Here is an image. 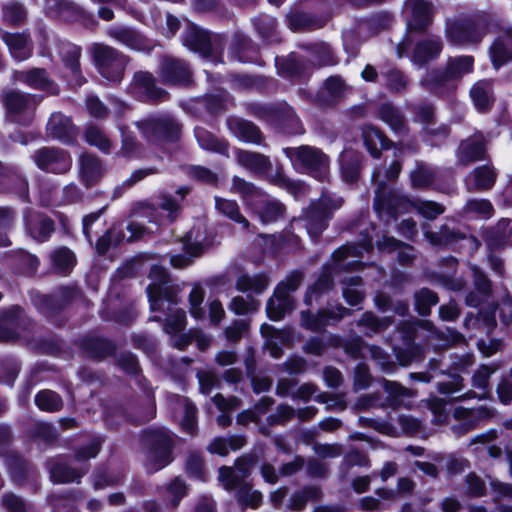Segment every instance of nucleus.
Masks as SVG:
<instances>
[{"mask_svg":"<svg viewBox=\"0 0 512 512\" xmlns=\"http://www.w3.org/2000/svg\"><path fill=\"white\" fill-rule=\"evenodd\" d=\"M486 156V140L481 132H476L461 141L457 151V163L466 166L470 163L484 160Z\"/></svg>","mask_w":512,"mask_h":512,"instance_id":"19","label":"nucleus"},{"mask_svg":"<svg viewBox=\"0 0 512 512\" xmlns=\"http://www.w3.org/2000/svg\"><path fill=\"white\" fill-rule=\"evenodd\" d=\"M497 174L490 165L476 167L466 177V187L468 191H485L493 187L496 182Z\"/></svg>","mask_w":512,"mask_h":512,"instance_id":"32","label":"nucleus"},{"mask_svg":"<svg viewBox=\"0 0 512 512\" xmlns=\"http://www.w3.org/2000/svg\"><path fill=\"white\" fill-rule=\"evenodd\" d=\"M372 247V239L365 238L359 247L345 244L335 250L332 254L333 263L324 265L317 281L308 287L304 298L305 304L311 305L313 300L318 299L333 288V273L339 270H350L358 265L357 261H346L348 257L359 258L362 251L368 252Z\"/></svg>","mask_w":512,"mask_h":512,"instance_id":"2","label":"nucleus"},{"mask_svg":"<svg viewBox=\"0 0 512 512\" xmlns=\"http://www.w3.org/2000/svg\"><path fill=\"white\" fill-rule=\"evenodd\" d=\"M512 35L505 33L498 36L490 46L489 55L495 69L506 64L512 56Z\"/></svg>","mask_w":512,"mask_h":512,"instance_id":"37","label":"nucleus"},{"mask_svg":"<svg viewBox=\"0 0 512 512\" xmlns=\"http://www.w3.org/2000/svg\"><path fill=\"white\" fill-rule=\"evenodd\" d=\"M83 498L80 491L68 492L67 494H52L48 501L53 507L52 512H75L74 503Z\"/></svg>","mask_w":512,"mask_h":512,"instance_id":"54","label":"nucleus"},{"mask_svg":"<svg viewBox=\"0 0 512 512\" xmlns=\"http://www.w3.org/2000/svg\"><path fill=\"white\" fill-rule=\"evenodd\" d=\"M343 204L340 197L322 195L304 212L303 221L311 238H317L327 227L333 213Z\"/></svg>","mask_w":512,"mask_h":512,"instance_id":"9","label":"nucleus"},{"mask_svg":"<svg viewBox=\"0 0 512 512\" xmlns=\"http://www.w3.org/2000/svg\"><path fill=\"white\" fill-rule=\"evenodd\" d=\"M405 342V349L394 348L396 358L403 366H407L414 361H418L422 359L423 356L422 349L413 342V336L410 332L406 334Z\"/></svg>","mask_w":512,"mask_h":512,"instance_id":"52","label":"nucleus"},{"mask_svg":"<svg viewBox=\"0 0 512 512\" xmlns=\"http://www.w3.org/2000/svg\"><path fill=\"white\" fill-rule=\"evenodd\" d=\"M35 404L40 410L55 412L61 409L63 402L56 392L51 390H42L36 394Z\"/></svg>","mask_w":512,"mask_h":512,"instance_id":"59","label":"nucleus"},{"mask_svg":"<svg viewBox=\"0 0 512 512\" xmlns=\"http://www.w3.org/2000/svg\"><path fill=\"white\" fill-rule=\"evenodd\" d=\"M378 118L386 123L390 129L397 134H402L406 130L403 115L400 110L391 103H385L379 107Z\"/></svg>","mask_w":512,"mask_h":512,"instance_id":"46","label":"nucleus"},{"mask_svg":"<svg viewBox=\"0 0 512 512\" xmlns=\"http://www.w3.org/2000/svg\"><path fill=\"white\" fill-rule=\"evenodd\" d=\"M463 212L470 217L488 219L493 215L494 209L489 200L475 198L466 202Z\"/></svg>","mask_w":512,"mask_h":512,"instance_id":"57","label":"nucleus"},{"mask_svg":"<svg viewBox=\"0 0 512 512\" xmlns=\"http://www.w3.org/2000/svg\"><path fill=\"white\" fill-rule=\"evenodd\" d=\"M182 44L190 51L199 54L202 58L218 63L221 43L219 37H212L208 31L199 26L188 23L182 35Z\"/></svg>","mask_w":512,"mask_h":512,"instance_id":"11","label":"nucleus"},{"mask_svg":"<svg viewBox=\"0 0 512 512\" xmlns=\"http://www.w3.org/2000/svg\"><path fill=\"white\" fill-rule=\"evenodd\" d=\"M235 157L241 167L255 175L266 174L272 166L268 156L254 151L236 149Z\"/></svg>","mask_w":512,"mask_h":512,"instance_id":"31","label":"nucleus"},{"mask_svg":"<svg viewBox=\"0 0 512 512\" xmlns=\"http://www.w3.org/2000/svg\"><path fill=\"white\" fill-rule=\"evenodd\" d=\"M26 231L38 242L47 241L54 231V222L47 216L27 211L24 216Z\"/></svg>","mask_w":512,"mask_h":512,"instance_id":"29","label":"nucleus"},{"mask_svg":"<svg viewBox=\"0 0 512 512\" xmlns=\"http://www.w3.org/2000/svg\"><path fill=\"white\" fill-rule=\"evenodd\" d=\"M253 463L251 457H241L236 460L235 467L222 466L219 469V481L226 490L240 488L249 475V468Z\"/></svg>","mask_w":512,"mask_h":512,"instance_id":"22","label":"nucleus"},{"mask_svg":"<svg viewBox=\"0 0 512 512\" xmlns=\"http://www.w3.org/2000/svg\"><path fill=\"white\" fill-rule=\"evenodd\" d=\"M425 238L434 246H447L452 245L459 240H466L478 246L477 240L473 236H466L460 231L449 229L447 226H442L438 232L426 231Z\"/></svg>","mask_w":512,"mask_h":512,"instance_id":"36","label":"nucleus"},{"mask_svg":"<svg viewBox=\"0 0 512 512\" xmlns=\"http://www.w3.org/2000/svg\"><path fill=\"white\" fill-rule=\"evenodd\" d=\"M50 258L54 269L60 273L70 272L76 263L74 253L66 247H60L54 250Z\"/></svg>","mask_w":512,"mask_h":512,"instance_id":"55","label":"nucleus"},{"mask_svg":"<svg viewBox=\"0 0 512 512\" xmlns=\"http://www.w3.org/2000/svg\"><path fill=\"white\" fill-rule=\"evenodd\" d=\"M376 245L380 251H398L397 259L401 264L410 263L414 257V248L404 244L393 237L383 236L377 240Z\"/></svg>","mask_w":512,"mask_h":512,"instance_id":"44","label":"nucleus"},{"mask_svg":"<svg viewBox=\"0 0 512 512\" xmlns=\"http://www.w3.org/2000/svg\"><path fill=\"white\" fill-rule=\"evenodd\" d=\"M0 38L6 44L11 57L16 61L21 62L32 56L33 45L28 32L11 33L0 30Z\"/></svg>","mask_w":512,"mask_h":512,"instance_id":"23","label":"nucleus"},{"mask_svg":"<svg viewBox=\"0 0 512 512\" xmlns=\"http://www.w3.org/2000/svg\"><path fill=\"white\" fill-rule=\"evenodd\" d=\"M269 284L270 278L266 273L244 274L236 280V289L243 293L258 295L264 292Z\"/></svg>","mask_w":512,"mask_h":512,"instance_id":"42","label":"nucleus"},{"mask_svg":"<svg viewBox=\"0 0 512 512\" xmlns=\"http://www.w3.org/2000/svg\"><path fill=\"white\" fill-rule=\"evenodd\" d=\"M253 25L264 40L268 42L278 41L275 34L277 22L274 17L266 14L259 15L253 19Z\"/></svg>","mask_w":512,"mask_h":512,"instance_id":"58","label":"nucleus"},{"mask_svg":"<svg viewBox=\"0 0 512 512\" xmlns=\"http://www.w3.org/2000/svg\"><path fill=\"white\" fill-rule=\"evenodd\" d=\"M44 12L50 17L65 21L74 20L81 14L80 8L69 0H45Z\"/></svg>","mask_w":512,"mask_h":512,"instance_id":"38","label":"nucleus"},{"mask_svg":"<svg viewBox=\"0 0 512 512\" xmlns=\"http://www.w3.org/2000/svg\"><path fill=\"white\" fill-rule=\"evenodd\" d=\"M151 280L146 291L152 312H164L166 319L164 323L165 333L174 336L181 332L186 325V314L182 309L177 308V290L169 285V277L166 270L159 265H153L150 269ZM191 342L189 334H182L177 338H171L172 346L184 349Z\"/></svg>","mask_w":512,"mask_h":512,"instance_id":"1","label":"nucleus"},{"mask_svg":"<svg viewBox=\"0 0 512 512\" xmlns=\"http://www.w3.org/2000/svg\"><path fill=\"white\" fill-rule=\"evenodd\" d=\"M195 138L199 146L206 151L218 153L220 155L229 156V143L225 139L217 138L208 130L202 127L194 129Z\"/></svg>","mask_w":512,"mask_h":512,"instance_id":"40","label":"nucleus"},{"mask_svg":"<svg viewBox=\"0 0 512 512\" xmlns=\"http://www.w3.org/2000/svg\"><path fill=\"white\" fill-rule=\"evenodd\" d=\"M443 50V42L439 36L425 37L416 42L410 60L413 65L421 68L436 60Z\"/></svg>","mask_w":512,"mask_h":512,"instance_id":"21","label":"nucleus"},{"mask_svg":"<svg viewBox=\"0 0 512 512\" xmlns=\"http://www.w3.org/2000/svg\"><path fill=\"white\" fill-rule=\"evenodd\" d=\"M8 121L28 126L34 119L35 109L41 98L34 94L9 90L2 96Z\"/></svg>","mask_w":512,"mask_h":512,"instance_id":"10","label":"nucleus"},{"mask_svg":"<svg viewBox=\"0 0 512 512\" xmlns=\"http://www.w3.org/2000/svg\"><path fill=\"white\" fill-rule=\"evenodd\" d=\"M83 347L94 358H103L112 354L115 350L114 345L110 341L102 338L85 339Z\"/></svg>","mask_w":512,"mask_h":512,"instance_id":"61","label":"nucleus"},{"mask_svg":"<svg viewBox=\"0 0 512 512\" xmlns=\"http://www.w3.org/2000/svg\"><path fill=\"white\" fill-rule=\"evenodd\" d=\"M475 29L472 24L461 22H454L446 29V36L449 41L454 44L467 45L477 43L478 36L469 34L471 30Z\"/></svg>","mask_w":512,"mask_h":512,"instance_id":"47","label":"nucleus"},{"mask_svg":"<svg viewBox=\"0 0 512 512\" xmlns=\"http://www.w3.org/2000/svg\"><path fill=\"white\" fill-rule=\"evenodd\" d=\"M106 34L131 50L145 51L150 49L151 46L141 33L128 26H111L107 29Z\"/></svg>","mask_w":512,"mask_h":512,"instance_id":"25","label":"nucleus"},{"mask_svg":"<svg viewBox=\"0 0 512 512\" xmlns=\"http://www.w3.org/2000/svg\"><path fill=\"white\" fill-rule=\"evenodd\" d=\"M89 52L102 77L113 83H120L122 81L129 62L125 54L102 43H93L89 48Z\"/></svg>","mask_w":512,"mask_h":512,"instance_id":"8","label":"nucleus"},{"mask_svg":"<svg viewBox=\"0 0 512 512\" xmlns=\"http://www.w3.org/2000/svg\"><path fill=\"white\" fill-rule=\"evenodd\" d=\"M252 112L259 118L280 125L287 133L298 134L303 132L298 117L293 109L286 104L254 105L252 106Z\"/></svg>","mask_w":512,"mask_h":512,"instance_id":"13","label":"nucleus"},{"mask_svg":"<svg viewBox=\"0 0 512 512\" xmlns=\"http://www.w3.org/2000/svg\"><path fill=\"white\" fill-rule=\"evenodd\" d=\"M27 16V8L18 0H7L1 6V20L8 26L19 27L23 25Z\"/></svg>","mask_w":512,"mask_h":512,"instance_id":"39","label":"nucleus"},{"mask_svg":"<svg viewBox=\"0 0 512 512\" xmlns=\"http://www.w3.org/2000/svg\"><path fill=\"white\" fill-rule=\"evenodd\" d=\"M246 444V440L242 435H231L227 438L216 437L208 445L207 450L212 454L226 456L230 450L237 451Z\"/></svg>","mask_w":512,"mask_h":512,"instance_id":"49","label":"nucleus"},{"mask_svg":"<svg viewBox=\"0 0 512 512\" xmlns=\"http://www.w3.org/2000/svg\"><path fill=\"white\" fill-rule=\"evenodd\" d=\"M304 275L299 270L290 272L284 280L279 282L274 289L273 295L268 299L266 312L271 320L278 321L287 312L294 310L295 299L292 293L300 286Z\"/></svg>","mask_w":512,"mask_h":512,"instance_id":"7","label":"nucleus"},{"mask_svg":"<svg viewBox=\"0 0 512 512\" xmlns=\"http://www.w3.org/2000/svg\"><path fill=\"white\" fill-rule=\"evenodd\" d=\"M144 138L149 143L160 144L165 141H175L179 138L181 127L170 115L148 118L136 123Z\"/></svg>","mask_w":512,"mask_h":512,"instance_id":"12","label":"nucleus"},{"mask_svg":"<svg viewBox=\"0 0 512 512\" xmlns=\"http://www.w3.org/2000/svg\"><path fill=\"white\" fill-rule=\"evenodd\" d=\"M283 153L290 159L293 167L308 173L315 179L325 181L329 177V158L319 148L302 145L283 148Z\"/></svg>","mask_w":512,"mask_h":512,"instance_id":"5","label":"nucleus"},{"mask_svg":"<svg viewBox=\"0 0 512 512\" xmlns=\"http://www.w3.org/2000/svg\"><path fill=\"white\" fill-rule=\"evenodd\" d=\"M249 209L259 217L263 224L278 221L285 212L284 205L265 192L259 195L258 198L249 201Z\"/></svg>","mask_w":512,"mask_h":512,"instance_id":"18","label":"nucleus"},{"mask_svg":"<svg viewBox=\"0 0 512 512\" xmlns=\"http://www.w3.org/2000/svg\"><path fill=\"white\" fill-rule=\"evenodd\" d=\"M56 49L64 67L71 74L72 79L70 84L75 87L83 85L86 79L81 72V47L69 41L57 39Z\"/></svg>","mask_w":512,"mask_h":512,"instance_id":"16","label":"nucleus"},{"mask_svg":"<svg viewBox=\"0 0 512 512\" xmlns=\"http://www.w3.org/2000/svg\"><path fill=\"white\" fill-rule=\"evenodd\" d=\"M275 65L279 75L293 77L300 74L302 63L295 53H291L287 58H275Z\"/></svg>","mask_w":512,"mask_h":512,"instance_id":"64","label":"nucleus"},{"mask_svg":"<svg viewBox=\"0 0 512 512\" xmlns=\"http://www.w3.org/2000/svg\"><path fill=\"white\" fill-rule=\"evenodd\" d=\"M215 208L219 214L229 218L230 220L238 223L243 229L248 230L250 227L249 221L241 214L239 205L235 200L215 197Z\"/></svg>","mask_w":512,"mask_h":512,"instance_id":"48","label":"nucleus"},{"mask_svg":"<svg viewBox=\"0 0 512 512\" xmlns=\"http://www.w3.org/2000/svg\"><path fill=\"white\" fill-rule=\"evenodd\" d=\"M362 137L366 149L373 158H380L381 151L390 148L389 139L372 125L362 128Z\"/></svg>","mask_w":512,"mask_h":512,"instance_id":"35","label":"nucleus"},{"mask_svg":"<svg viewBox=\"0 0 512 512\" xmlns=\"http://www.w3.org/2000/svg\"><path fill=\"white\" fill-rule=\"evenodd\" d=\"M403 14L408 32H422L432 23L433 6L426 0H406Z\"/></svg>","mask_w":512,"mask_h":512,"instance_id":"15","label":"nucleus"},{"mask_svg":"<svg viewBox=\"0 0 512 512\" xmlns=\"http://www.w3.org/2000/svg\"><path fill=\"white\" fill-rule=\"evenodd\" d=\"M393 324L392 317H377L373 312L367 311L362 314L361 318L357 321L359 327L367 329L365 334L372 336L373 334L379 333Z\"/></svg>","mask_w":512,"mask_h":512,"instance_id":"50","label":"nucleus"},{"mask_svg":"<svg viewBox=\"0 0 512 512\" xmlns=\"http://www.w3.org/2000/svg\"><path fill=\"white\" fill-rule=\"evenodd\" d=\"M230 56L233 60L242 63L256 62V50L251 41L242 35H235L230 47Z\"/></svg>","mask_w":512,"mask_h":512,"instance_id":"45","label":"nucleus"},{"mask_svg":"<svg viewBox=\"0 0 512 512\" xmlns=\"http://www.w3.org/2000/svg\"><path fill=\"white\" fill-rule=\"evenodd\" d=\"M170 406L174 410H179L183 413V417L180 421L182 430L189 434H193L197 429V410L195 405L186 397L174 395L170 399Z\"/></svg>","mask_w":512,"mask_h":512,"instance_id":"33","label":"nucleus"},{"mask_svg":"<svg viewBox=\"0 0 512 512\" xmlns=\"http://www.w3.org/2000/svg\"><path fill=\"white\" fill-rule=\"evenodd\" d=\"M47 135L62 143L73 142L77 135V129L71 119L60 112L53 113L46 125Z\"/></svg>","mask_w":512,"mask_h":512,"instance_id":"26","label":"nucleus"},{"mask_svg":"<svg viewBox=\"0 0 512 512\" xmlns=\"http://www.w3.org/2000/svg\"><path fill=\"white\" fill-rule=\"evenodd\" d=\"M437 177L436 170L428 165H418L411 172V183L415 188H427L434 183Z\"/></svg>","mask_w":512,"mask_h":512,"instance_id":"60","label":"nucleus"},{"mask_svg":"<svg viewBox=\"0 0 512 512\" xmlns=\"http://www.w3.org/2000/svg\"><path fill=\"white\" fill-rule=\"evenodd\" d=\"M24 323V312L21 308L15 306L5 311L0 319V341H11L18 338Z\"/></svg>","mask_w":512,"mask_h":512,"instance_id":"30","label":"nucleus"},{"mask_svg":"<svg viewBox=\"0 0 512 512\" xmlns=\"http://www.w3.org/2000/svg\"><path fill=\"white\" fill-rule=\"evenodd\" d=\"M101 446L100 438L93 439L87 446L79 449L68 463L63 458L49 462L50 478L54 483L79 482L89 469L88 461L95 458Z\"/></svg>","mask_w":512,"mask_h":512,"instance_id":"4","label":"nucleus"},{"mask_svg":"<svg viewBox=\"0 0 512 512\" xmlns=\"http://www.w3.org/2000/svg\"><path fill=\"white\" fill-rule=\"evenodd\" d=\"M12 80L27 85L36 90L46 91L50 94H57L58 85L49 77L43 68H32L26 71H14Z\"/></svg>","mask_w":512,"mask_h":512,"instance_id":"20","label":"nucleus"},{"mask_svg":"<svg viewBox=\"0 0 512 512\" xmlns=\"http://www.w3.org/2000/svg\"><path fill=\"white\" fill-rule=\"evenodd\" d=\"M343 297L347 304L356 306L360 304L365 297L362 287V279L359 276L347 277L342 281Z\"/></svg>","mask_w":512,"mask_h":512,"instance_id":"51","label":"nucleus"},{"mask_svg":"<svg viewBox=\"0 0 512 512\" xmlns=\"http://www.w3.org/2000/svg\"><path fill=\"white\" fill-rule=\"evenodd\" d=\"M160 77L164 84L186 85L191 81V71L183 60L165 57L161 62Z\"/></svg>","mask_w":512,"mask_h":512,"instance_id":"24","label":"nucleus"},{"mask_svg":"<svg viewBox=\"0 0 512 512\" xmlns=\"http://www.w3.org/2000/svg\"><path fill=\"white\" fill-rule=\"evenodd\" d=\"M470 97L478 111L488 110L493 103L492 82L489 80H480L470 89Z\"/></svg>","mask_w":512,"mask_h":512,"instance_id":"43","label":"nucleus"},{"mask_svg":"<svg viewBox=\"0 0 512 512\" xmlns=\"http://www.w3.org/2000/svg\"><path fill=\"white\" fill-rule=\"evenodd\" d=\"M188 192L189 188L186 186H182L176 190L175 196L163 194L161 196L159 207L167 212V216L159 220H156L155 222L159 225L172 223L180 211V201H182L185 198Z\"/></svg>","mask_w":512,"mask_h":512,"instance_id":"34","label":"nucleus"},{"mask_svg":"<svg viewBox=\"0 0 512 512\" xmlns=\"http://www.w3.org/2000/svg\"><path fill=\"white\" fill-rule=\"evenodd\" d=\"M86 142L98 148L103 153H109L111 150V141L107 135L96 126H88L85 131Z\"/></svg>","mask_w":512,"mask_h":512,"instance_id":"62","label":"nucleus"},{"mask_svg":"<svg viewBox=\"0 0 512 512\" xmlns=\"http://www.w3.org/2000/svg\"><path fill=\"white\" fill-rule=\"evenodd\" d=\"M132 87L134 94L147 101H161L167 96L165 90L155 85V79L149 72H137L134 74Z\"/></svg>","mask_w":512,"mask_h":512,"instance_id":"27","label":"nucleus"},{"mask_svg":"<svg viewBox=\"0 0 512 512\" xmlns=\"http://www.w3.org/2000/svg\"><path fill=\"white\" fill-rule=\"evenodd\" d=\"M227 127L230 133L239 141L262 145L263 134L254 123L240 117H230L227 119Z\"/></svg>","mask_w":512,"mask_h":512,"instance_id":"28","label":"nucleus"},{"mask_svg":"<svg viewBox=\"0 0 512 512\" xmlns=\"http://www.w3.org/2000/svg\"><path fill=\"white\" fill-rule=\"evenodd\" d=\"M101 161L94 155L84 154L80 157V175L87 187L95 184L103 175Z\"/></svg>","mask_w":512,"mask_h":512,"instance_id":"41","label":"nucleus"},{"mask_svg":"<svg viewBox=\"0 0 512 512\" xmlns=\"http://www.w3.org/2000/svg\"><path fill=\"white\" fill-rule=\"evenodd\" d=\"M33 161L39 169L54 174L65 173L72 166L70 155L66 151L54 147L38 149L33 155Z\"/></svg>","mask_w":512,"mask_h":512,"instance_id":"14","label":"nucleus"},{"mask_svg":"<svg viewBox=\"0 0 512 512\" xmlns=\"http://www.w3.org/2000/svg\"><path fill=\"white\" fill-rule=\"evenodd\" d=\"M381 75L385 80V87L390 92H402L409 84L408 77L401 70L395 67L381 71Z\"/></svg>","mask_w":512,"mask_h":512,"instance_id":"56","label":"nucleus"},{"mask_svg":"<svg viewBox=\"0 0 512 512\" xmlns=\"http://www.w3.org/2000/svg\"><path fill=\"white\" fill-rule=\"evenodd\" d=\"M212 401L217 406V408L222 412V414H220L217 417L218 425L223 428L230 425L232 419L228 414H226V412L239 408L240 399L235 396L225 398L222 394H216L212 398Z\"/></svg>","mask_w":512,"mask_h":512,"instance_id":"53","label":"nucleus"},{"mask_svg":"<svg viewBox=\"0 0 512 512\" xmlns=\"http://www.w3.org/2000/svg\"><path fill=\"white\" fill-rule=\"evenodd\" d=\"M379 177L380 171L374 170L372 172V181L377 183V189L375 190L373 203L374 210L380 218H383L384 215H388L389 217L395 219L396 215L402 212V206L405 203V199L392 192L385 196V182L379 180Z\"/></svg>","mask_w":512,"mask_h":512,"instance_id":"17","label":"nucleus"},{"mask_svg":"<svg viewBox=\"0 0 512 512\" xmlns=\"http://www.w3.org/2000/svg\"><path fill=\"white\" fill-rule=\"evenodd\" d=\"M232 190L243 198L248 207L250 200L258 198V196L263 193V191L257 188L253 183L238 176H234L232 179Z\"/></svg>","mask_w":512,"mask_h":512,"instance_id":"63","label":"nucleus"},{"mask_svg":"<svg viewBox=\"0 0 512 512\" xmlns=\"http://www.w3.org/2000/svg\"><path fill=\"white\" fill-rule=\"evenodd\" d=\"M474 68L470 55L449 57L445 68L428 70L419 80V86L435 96H444L457 88L458 82Z\"/></svg>","mask_w":512,"mask_h":512,"instance_id":"3","label":"nucleus"},{"mask_svg":"<svg viewBox=\"0 0 512 512\" xmlns=\"http://www.w3.org/2000/svg\"><path fill=\"white\" fill-rule=\"evenodd\" d=\"M143 445L146 448L145 467L154 473L166 467L172 461L173 439L164 428H155L143 433Z\"/></svg>","mask_w":512,"mask_h":512,"instance_id":"6","label":"nucleus"}]
</instances>
